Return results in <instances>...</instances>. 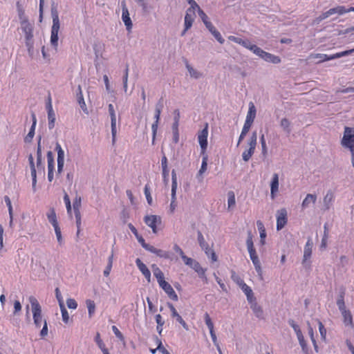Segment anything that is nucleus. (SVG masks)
Listing matches in <instances>:
<instances>
[{
    "instance_id": "052dcab7",
    "label": "nucleus",
    "mask_w": 354,
    "mask_h": 354,
    "mask_svg": "<svg viewBox=\"0 0 354 354\" xmlns=\"http://www.w3.org/2000/svg\"><path fill=\"white\" fill-rule=\"evenodd\" d=\"M187 2L190 5V7L187 10V12H195L196 10H198L199 6L194 0H186Z\"/></svg>"
},
{
    "instance_id": "7c9ffc66",
    "label": "nucleus",
    "mask_w": 354,
    "mask_h": 354,
    "mask_svg": "<svg viewBox=\"0 0 354 354\" xmlns=\"http://www.w3.org/2000/svg\"><path fill=\"white\" fill-rule=\"evenodd\" d=\"M77 102H78L81 109H82V111L87 113H88L87 108H86V105L85 104L84 100L82 88L80 86H78V88H77Z\"/></svg>"
},
{
    "instance_id": "aec40b11",
    "label": "nucleus",
    "mask_w": 354,
    "mask_h": 354,
    "mask_svg": "<svg viewBox=\"0 0 354 354\" xmlns=\"http://www.w3.org/2000/svg\"><path fill=\"white\" fill-rule=\"evenodd\" d=\"M346 294V290L344 288H342L339 290L338 298L337 299V306H338V308L339 311L344 312L345 310H347L346 309L345 302H344V297Z\"/></svg>"
},
{
    "instance_id": "cd10ccee",
    "label": "nucleus",
    "mask_w": 354,
    "mask_h": 354,
    "mask_svg": "<svg viewBox=\"0 0 354 354\" xmlns=\"http://www.w3.org/2000/svg\"><path fill=\"white\" fill-rule=\"evenodd\" d=\"M195 17V12H189L186 11V14L185 16V30H188L192 26Z\"/></svg>"
},
{
    "instance_id": "a211bd4d",
    "label": "nucleus",
    "mask_w": 354,
    "mask_h": 354,
    "mask_svg": "<svg viewBox=\"0 0 354 354\" xmlns=\"http://www.w3.org/2000/svg\"><path fill=\"white\" fill-rule=\"evenodd\" d=\"M136 266H138L140 271L142 272V274L145 276V277L147 279L148 282H150L151 279V272L148 268L146 266V265L140 259H136Z\"/></svg>"
},
{
    "instance_id": "20e7f679",
    "label": "nucleus",
    "mask_w": 354,
    "mask_h": 354,
    "mask_svg": "<svg viewBox=\"0 0 354 354\" xmlns=\"http://www.w3.org/2000/svg\"><path fill=\"white\" fill-rule=\"evenodd\" d=\"M351 11L354 12V7L352 6H338L335 8H330L326 12H324L322 13L319 16L321 17L322 19L324 20L328 17L337 14L339 15H344L347 12H350Z\"/></svg>"
},
{
    "instance_id": "2f4dec72",
    "label": "nucleus",
    "mask_w": 354,
    "mask_h": 354,
    "mask_svg": "<svg viewBox=\"0 0 354 354\" xmlns=\"http://www.w3.org/2000/svg\"><path fill=\"white\" fill-rule=\"evenodd\" d=\"M148 251L151 253L156 254L158 257L164 258L165 259H167L169 258V254L168 252L160 250V249H157L155 247H153V245H151V247Z\"/></svg>"
},
{
    "instance_id": "3c124183",
    "label": "nucleus",
    "mask_w": 354,
    "mask_h": 354,
    "mask_svg": "<svg viewBox=\"0 0 354 354\" xmlns=\"http://www.w3.org/2000/svg\"><path fill=\"white\" fill-rule=\"evenodd\" d=\"M297 337L299 343L301 347L302 351L306 353L308 351V346H307V343L304 339V337L303 334L301 333V334L297 335Z\"/></svg>"
},
{
    "instance_id": "e433bc0d",
    "label": "nucleus",
    "mask_w": 354,
    "mask_h": 354,
    "mask_svg": "<svg viewBox=\"0 0 354 354\" xmlns=\"http://www.w3.org/2000/svg\"><path fill=\"white\" fill-rule=\"evenodd\" d=\"M257 144V131H254L248 142V145L249 146V149H251L252 150L255 151V149Z\"/></svg>"
},
{
    "instance_id": "2eb2a0df",
    "label": "nucleus",
    "mask_w": 354,
    "mask_h": 354,
    "mask_svg": "<svg viewBox=\"0 0 354 354\" xmlns=\"http://www.w3.org/2000/svg\"><path fill=\"white\" fill-rule=\"evenodd\" d=\"M159 286L163 289V290L171 299L174 301H178V297L177 294L168 282L165 281V282H162Z\"/></svg>"
},
{
    "instance_id": "864d4df0",
    "label": "nucleus",
    "mask_w": 354,
    "mask_h": 354,
    "mask_svg": "<svg viewBox=\"0 0 354 354\" xmlns=\"http://www.w3.org/2000/svg\"><path fill=\"white\" fill-rule=\"evenodd\" d=\"M31 176H32V187L34 192L36 191L37 184V170L36 167L30 168Z\"/></svg>"
},
{
    "instance_id": "473e14b6",
    "label": "nucleus",
    "mask_w": 354,
    "mask_h": 354,
    "mask_svg": "<svg viewBox=\"0 0 354 354\" xmlns=\"http://www.w3.org/2000/svg\"><path fill=\"white\" fill-rule=\"evenodd\" d=\"M152 269H153V275L157 279V281H158L159 285L162 282H165V277H164V274L161 271V270L158 267H157L156 265H155V264H153L152 266Z\"/></svg>"
},
{
    "instance_id": "de8ad7c7",
    "label": "nucleus",
    "mask_w": 354,
    "mask_h": 354,
    "mask_svg": "<svg viewBox=\"0 0 354 354\" xmlns=\"http://www.w3.org/2000/svg\"><path fill=\"white\" fill-rule=\"evenodd\" d=\"M55 150L57 152V161L64 162V151L58 142L56 143Z\"/></svg>"
},
{
    "instance_id": "37998d69",
    "label": "nucleus",
    "mask_w": 354,
    "mask_h": 354,
    "mask_svg": "<svg viewBox=\"0 0 354 354\" xmlns=\"http://www.w3.org/2000/svg\"><path fill=\"white\" fill-rule=\"evenodd\" d=\"M4 201L8 208V212H9V216H10V225H12V219H13L12 206L10 198H9L8 196H4Z\"/></svg>"
},
{
    "instance_id": "4d7b16f0",
    "label": "nucleus",
    "mask_w": 354,
    "mask_h": 354,
    "mask_svg": "<svg viewBox=\"0 0 354 354\" xmlns=\"http://www.w3.org/2000/svg\"><path fill=\"white\" fill-rule=\"evenodd\" d=\"M59 307H60V310H61V313H62V320L65 324H67L69 321V315H68V311H67L66 308H65L64 305H61V306H59Z\"/></svg>"
},
{
    "instance_id": "9d476101",
    "label": "nucleus",
    "mask_w": 354,
    "mask_h": 354,
    "mask_svg": "<svg viewBox=\"0 0 354 354\" xmlns=\"http://www.w3.org/2000/svg\"><path fill=\"white\" fill-rule=\"evenodd\" d=\"M46 110L48 113V129H52L55 127V113L53 111L52 102H51V97L50 95H48V101L46 102Z\"/></svg>"
},
{
    "instance_id": "8fccbe9b",
    "label": "nucleus",
    "mask_w": 354,
    "mask_h": 354,
    "mask_svg": "<svg viewBox=\"0 0 354 354\" xmlns=\"http://www.w3.org/2000/svg\"><path fill=\"white\" fill-rule=\"evenodd\" d=\"M315 58H319V60L318 63H322L323 62L329 61L333 59V55H326V54H316L315 55Z\"/></svg>"
},
{
    "instance_id": "58836bf2",
    "label": "nucleus",
    "mask_w": 354,
    "mask_h": 354,
    "mask_svg": "<svg viewBox=\"0 0 354 354\" xmlns=\"http://www.w3.org/2000/svg\"><path fill=\"white\" fill-rule=\"evenodd\" d=\"M324 234H323V236L322 239V242H321V244L319 246L320 250H326V248L327 247V241H328V230L326 227V225H324Z\"/></svg>"
},
{
    "instance_id": "423d86ee",
    "label": "nucleus",
    "mask_w": 354,
    "mask_h": 354,
    "mask_svg": "<svg viewBox=\"0 0 354 354\" xmlns=\"http://www.w3.org/2000/svg\"><path fill=\"white\" fill-rule=\"evenodd\" d=\"M145 223L151 228L154 234L158 232L157 225L161 224L162 218L158 215H147L144 217Z\"/></svg>"
},
{
    "instance_id": "0eeeda50",
    "label": "nucleus",
    "mask_w": 354,
    "mask_h": 354,
    "mask_svg": "<svg viewBox=\"0 0 354 354\" xmlns=\"http://www.w3.org/2000/svg\"><path fill=\"white\" fill-rule=\"evenodd\" d=\"M208 124H205L203 129L198 134V140L201 148L202 153H204L207 147Z\"/></svg>"
},
{
    "instance_id": "09e8293b",
    "label": "nucleus",
    "mask_w": 354,
    "mask_h": 354,
    "mask_svg": "<svg viewBox=\"0 0 354 354\" xmlns=\"http://www.w3.org/2000/svg\"><path fill=\"white\" fill-rule=\"evenodd\" d=\"M177 176L176 172L175 169L171 171V192L174 194V192H176L177 189Z\"/></svg>"
},
{
    "instance_id": "6e6552de",
    "label": "nucleus",
    "mask_w": 354,
    "mask_h": 354,
    "mask_svg": "<svg viewBox=\"0 0 354 354\" xmlns=\"http://www.w3.org/2000/svg\"><path fill=\"white\" fill-rule=\"evenodd\" d=\"M109 113L111 118V135L112 142L114 143L116 138V115L114 109V106L112 104H109L108 106Z\"/></svg>"
},
{
    "instance_id": "f704fd0d",
    "label": "nucleus",
    "mask_w": 354,
    "mask_h": 354,
    "mask_svg": "<svg viewBox=\"0 0 354 354\" xmlns=\"http://www.w3.org/2000/svg\"><path fill=\"white\" fill-rule=\"evenodd\" d=\"M16 6H17L19 19L20 20V24L24 22L25 21H28V19L26 16L25 11L19 1L17 2Z\"/></svg>"
},
{
    "instance_id": "bb28decb",
    "label": "nucleus",
    "mask_w": 354,
    "mask_h": 354,
    "mask_svg": "<svg viewBox=\"0 0 354 354\" xmlns=\"http://www.w3.org/2000/svg\"><path fill=\"white\" fill-rule=\"evenodd\" d=\"M198 235V241L201 248L205 251L207 255H209V252L210 251V248H209V244L205 241L203 235L202 234L201 231L197 232Z\"/></svg>"
},
{
    "instance_id": "ea45409f",
    "label": "nucleus",
    "mask_w": 354,
    "mask_h": 354,
    "mask_svg": "<svg viewBox=\"0 0 354 354\" xmlns=\"http://www.w3.org/2000/svg\"><path fill=\"white\" fill-rule=\"evenodd\" d=\"M48 162V170H55L54 154L51 151H48L46 154Z\"/></svg>"
},
{
    "instance_id": "338daca9",
    "label": "nucleus",
    "mask_w": 354,
    "mask_h": 354,
    "mask_svg": "<svg viewBox=\"0 0 354 354\" xmlns=\"http://www.w3.org/2000/svg\"><path fill=\"white\" fill-rule=\"evenodd\" d=\"M211 33L221 44H224L225 39L223 38L221 33L216 30V28L213 30Z\"/></svg>"
},
{
    "instance_id": "774afa93",
    "label": "nucleus",
    "mask_w": 354,
    "mask_h": 354,
    "mask_svg": "<svg viewBox=\"0 0 354 354\" xmlns=\"http://www.w3.org/2000/svg\"><path fill=\"white\" fill-rule=\"evenodd\" d=\"M181 259L183 260L184 263L187 265V266H189V267H192L193 265L195 263V262L196 261V260L190 258V257H187L185 254L183 255Z\"/></svg>"
},
{
    "instance_id": "79ce46f5",
    "label": "nucleus",
    "mask_w": 354,
    "mask_h": 354,
    "mask_svg": "<svg viewBox=\"0 0 354 354\" xmlns=\"http://www.w3.org/2000/svg\"><path fill=\"white\" fill-rule=\"evenodd\" d=\"M251 127L252 126L244 123L243 129H242V131H241V134L239 136V140H238L237 147L240 145V143L245 138V136L247 135V133L250 131Z\"/></svg>"
},
{
    "instance_id": "9b49d317",
    "label": "nucleus",
    "mask_w": 354,
    "mask_h": 354,
    "mask_svg": "<svg viewBox=\"0 0 354 354\" xmlns=\"http://www.w3.org/2000/svg\"><path fill=\"white\" fill-rule=\"evenodd\" d=\"M246 245L250 254V257L254 265L260 263V261L254 248L253 241L251 235H249L246 240Z\"/></svg>"
},
{
    "instance_id": "69168bd1",
    "label": "nucleus",
    "mask_w": 354,
    "mask_h": 354,
    "mask_svg": "<svg viewBox=\"0 0 354 354\" xmlns=\"http://www.w3.org/2000/svg\"><path fill=\"white\" fill-rule=\"evenodd\" d=\"M158 124H159L158 121H154L153 123L151 125L152 145H154V143H155V139H156V133H157Z\"/></svg>"
},
{
    "instance_id": "a18cd8bd",
    "label": "nucleus",
    "mask_w": 354,
    "mask_h": 354,
    "mask_svg": "<svg viewBox=\"0 0 354 354\" xmlns=\"http://www.w3.org/2000/svg\"><path fill=\"white\" fill-rule=\"evenodd\" d=\"M86 304L88 308V316L91 317L95 311V304L93 300L87 299Z\"/></svg>"
},
{
    "instance_id": "603ef678",
    "label": "nucleus",
    "mask_w": 354,
    "mask_h": 354,
    "mask_svg": "<svg viewBox=\"0 0 354 354\" xmlns=\"http://www.w3.org/2000/svg\"><path fill=\"white\" fill-rule=\"evenodd\" d=\"M353 52H354V48L351 49V50H346L339 52V53H337L333 55V59L350 55Z\"/></svg>"
},
{
    "instance_id": "4be33fe9",
    "label": "nucleus",
    "mask_w": 354,
    "mask_h": 354,
    "mask_svg": "<svg viewBox=\"0 0 354 354\" xmlns=\"http://www.w3.org/2000/svg\"><path fill=\"white\" fill-rule=\"evenodd\" d=\"M261 58L269 63L279 64L281 62V58L279 56L274 55L264 50L262 53V55L261 56Z\"/></svg>"
},
{
    "instance_id": "e2e57ef3",
    "label": "nucleus",
    "mask_w": 354,
    "mask_h": 354,
    "mask_svg": "<svg viewBox=\"0 0 354 354\" xmlns=\"http://www.w3.org/2000/svg\"><path fill=\"white\" fill-rule=\"evenodd\" d=\"M204 321L205 322V324L208 327L209 330L214 329V324L212 321V319L209 317V315L207 312L204 315Z\"/></svg>"
},
{
    "instance_id": "0e129e2a",
    "label": "nucleus",
    "mask_w": 354,
    "mask_h": 354,
    "mask_svg": "<svg viewBox=\"0 0 354 354\" xmlns=\"http://www.w3.org/2000/svg\"><path fill=\"white\" fill-rule=\"evenodd\" d=\"M64 201L66 204V207L68 214H71V203L70 198H69L68 194L65 192H64Z\"/></svg>"
},
{
    "instance_id": "1a4fd4ad",
    "label": "nucleus",
    "mask_w": 354,
    "mask_h": 354,
    "mask_svg": "<svg viewBox=\"0 0 354 354\" xmlns=\"http://www.w3.org/2000/svg\"><path fill=\"white\" fill-rule=\"evenodd\" d=\"M121 7H122V19L126 26V28L128 31H130L132 28L133 24L131 19L129 16V10L127 7L126 2L124 0L121 1Z\"/></svg>"
},
{
    "instance_id": "b1692460",
    "label": "nucleus",
    "mask_w": 354,
    "mask_h": 354,
    "mask_svg": "<svg viewBox=\"0 0 354 354\" xmlns=\"http://www.w3.org/2000/svg\"><path fill=\"white\" fill-rule=\"evenodd\" d=\"M279 189V175L274 173L272 175V180L270 183V194L272 198L274 197V194L278 192Z\"/></svg>"
},
{
    "instance_id": "5fc2aeb1",
    "label": "nucleus",
    "mask_w": 354,
    "mask_h": 354,
    "mask_svg": "<svg viewBox=\"0 0 354 354\" xmlns=\"http://www.w3.org/2000/svg\"><path fill=\"white\" fill-rule=\"evenodd\" d=\"M254 153V151L251 149H245L242 153V158L245 162H248Z\"/></svg>"
},
{
    "instance_id": "393cba45",
    "label": "nucleus",
    "mask_w": 354,
    "mask_h": 354,
    "mask_svg": "<svg viewBox=\"0 0 354 354\" xmlns=\"http://www.w3.org/2000/svg\"><path fill=\"white\" fill-rule=\"evenodd\" d=\"M317 201V195L308 194L301 203L302 209L308 208L310 204H315Z\"/></svg>"
},
{
    "instance_id": "412c9836",
    "label": "nucleus",
    "mask_w": 354,
    "mask_h": 354,
    "mask_svg": "<svg viewBox=\"0 0 354 354\" xmlns=\"http://www.w3.org/2000/svg\"><path fill=\"white\" fill-rule=\"evenodd\" d=\"M346 294V290L344 288H342L339 290L338 298L337 299V306H338V308L339 311L344 312L345 310H347L346 309L345 302H344V297Z\"/></svg>"
},
{
    "instance_id": "680f3d73",
    "label": "nucleus",
    "mask_w": 354,
    "mask_h": 354,
    "mask_svg": "<svg viewBox=\"0 0 354 354\" xmlns=\"http://www.w3.org/2000/svg\"><path fill=\"white\" fill-rule=\"evenodd\" d=\"M54 227V230H55V234H56V237H57V241L59 243V244L61 245L63 244L64 243V241H63V239H62V232H61V229L58 225H56Z\"/></svg>"
},
{
    "instance_id": "4c0bfd02",
    "label": "nucleus",
    "mask_w": 354,
    "mask_h": 354,
    "mask_svg": "<svg viewBox=\"0 0 354 354\" xmlns=\"http://www.w3.org/2000/svg\"><path fill=\"white\" fill-rule=\"evenodd\" d=\"M344 317V323L346 326H353V317L350 310H345L341 313Z\"/></svg>"
},
{
    "instance_id": "dca6fc26",
    "label": "nucleus",
    "mask_w": 354,
    "mask_h": 354,
    "mask_svg": "<svg viewBox=\"0 0 354 354\" xmlns=\"http://www.w3.org/2000/svg\"><path fill=\"white\" fill-rule=\"evenodd\" d=\"M257 109L253 102L249 103V109L246 115L245 123L250 126L252 125L256 118Z\"/></svg>"
},
{
    "instance_id": "a878e982",
    "label": "nucleus",
    "mask_w": 354,
    "mask_h": 354,
    "mask_svg": "<svg viewBox=\"0 0 354 354\" xmlns=\"http://www.w3.org/2000/svg\"><path fill=\"white\" fill-rule=\"evenodd\" d=\"M50 13L53 19V25H60L57 5L54 1L51 3Z\"/></svg>"
},
{
    "instance_id": "39448f33",
    "label": "nucleus",
    "mask_w": 354,
    "mask_h": 354,
    "mask_svg": "<svg viewBox=\"0 0 354 354\" xmlns=\"http://www.w3.org/2000/svg\"><path fill=\"white\" fill-rule=\"evenodd\" d=\"M313 247V242L310 237L308 238L307 242L304 246L302 265L305 268H310L311 266V255Z\"/></svg>"
},
{
    "instance_id": "ddd939ff",
    "label": "nucleus",
    "mask_w": 354,
    "mask_h": 354,
    "mask_svg": "<svg viewBox=\"0 0 354 354\" xmlns=\"http://www.w3.org/2000/svg\"><path fill=\"white\" fill-rule=\"evenodd\" d=\"M167 306H168V308H169V310L171 311V317L172 318H176V321L179 324H180L182 325V326L186 330H189V326H188L187 324L183 320L182 317L178 314V313L177 312V310L175 308V307L174 306V305L171 303H170V302H167Z\"/></svg>"
},
{
    "instance_id": "f03ea898",
    "label": "nucleus",
    "mask_w": 354,
    "mask_h": 354,
    "mask_svg": "<svg viewBox=\"0 0 354 354\" xmlns=\"http://www.w3.org/2000/svg\"><path fill=\"white\" fill-rule=\"evenodd\" d=\"M29 301L31 304L34 324L37 328H39L43 322L41 307L37 299L33 296L29 297Z\"/></svg>"
},
{
    "instance_id": "13d9d810",
    "label": "nucleus",
    "mask_w": 354,
    "mask_h": 354,
    "mask_svg": "<svg viewBox=\"0 0 354 354\" xmlns=\"http://www.w3.org/2000/svg\"><path fill=\"white\" fill-rule=\"evenodd\" d=\"M145 195L146 196L147 201L149 205H152V197L151 196L150 187L148 184L145 186L144 189Z\"/></svg>"
},
{
    "instance_id": "f8f14e48",
    "label": "nucleus",
    "mask_w": 354,
    "mask_h": 354,
    "mask_svg": "<svg viewBox=\"0 0 354 354\" xmlns=\"http://www.w3.org/2000/svg\"><path fill=\"white\" fill-rule=\"evenodd\" d=\"M288 221L287 219V211L286 209H281L277 212V230H281L286 225Z\"/></svg>"
},
{
    "instance_id": "4468645a",
    "label": "nucleus",
    "mask_w": 354,
    "mask_h": 354,
    "mask_svg": "<svg viewBox=\"0 0 354 354\" xmlns=\"http://www.w3.org/2000/svg\"><path fill=\"white\" fill-rule=\"evenodd\" d=\"M60 28V25H52L50 30V44L55 50H57L58 46V33Z\"/></svg>"
},
{
    "instance_id": "a19ab883",
    "label": "nucleus",
    "mask_w": 354,
    "mask_h": 354,
    "mask_svg": "<svg viewBox=\"0 0 354 354\" xmlns=\"http://www.w3.org/2000/svg\"><path fill=\"white\" fill-rule=\"evenodd\" d=\"M333 201V194L331 192H328L324 198V205L326 209H329L330 203Z\"/></svg>"
},
{
    "instance_id": "5701e85b",
    "label": "nucleus",
    "mask_w": 354,
    "mask_h": 354,
    "mask_svg": "<svg viewBox=\"0 0 354 354\" xmlns=\"http://www.w3.org/2000/svg\"><path fill=\"white\" fill-rule=\"evenodd\" d=\"M192 268L198 273V277L202 279L205 283H207V278L205 274L206 269L202 268L197 261L193 265Z\"/></svg>"
},
{
    "instance_id": "6ab92c4d",
    "label": "nucleus",
    "mask_w": 354,
    "mask_h": 354,
    "mask_svg": "<svg viewBox=\"0 0 354 354\" xmlns=\"http://www.w3.org/2000/svg\"><path fill=\"white\" fill-rule=\"evenodd\" d=\"M245 44H243V47L251 50L253 53L261 57L262 55V53L263 52V50L261 48L258 47L257 45L253 44L250 42V41L248 39H245Z\"/></svg>"
},
{
    "instance_id": "c03bdc74",
    "label": "nucleus",
    "mask_w": 354,
    "mask_h": 354,
    "mask_svg": "<svg viewBox=\"0 0 354 354\" xmlns=\"http://www.w3.org/2000/svg\"><path fill=\"white\" fill-rule=\"evenodd\" d=\"M260 142L261 145V154L264 158H266L268 155V147L266 145V141L263 133H262L260 136Z\"/></svg>"
},
{
    "instance_id": "bf43d9fd",
    "label": "nucleus",
    "mask_w": 354,
    "mask_h": 354,
    "mask_svg": "<svg viewBox=\"0 0 354 354\" xmlns=\"http://www.w3.org/2000/svg\"><path fill=\"white\" fill-rule=\"evenodd\" d=\"M240 288L245 295H248V294H250L252 292H253L252 288L248 286L243 280H240Z\"/></svg>"
},
{
    "instance_id": "f3484780",
    "label": "nucleus",
    "mask_w": 354,
    "mask_h": 354,
    "mask_svg": "<svg viewBox=\"0 0 354 354\" xmlns=\"http://www.w3.org/2000/svg\"><path fill=\"white\" fill-rule=\"evenodd\" d=\"M31 118H32V125L30 128L28 133L24 138V142L26 143L31 142L32 140V138L35 136V127H36V124H37V118H36V115H35V113H33V112L32 113Z\"/></svg>"
},
{
    "instance_id": "72a5a7b5",
    "label": "nucleus",
    "mask_w": 354,
    "mask_h": 354,
    "mask_svg": "<svg viewBox=\"0 0 354 354\" xmlns=\"http://www.w3.org/2000/svg\"><path fill=\"white\" fill-rule=\"evenodd\" d=\"M254 315L259 319H263V310L261 306L257 303H254L250 306Z\"/></svg>"
},
{
    "instance_id": "7ed1b4c3",
    "label": "nucleus",
    "mask_w": 354,
    "mask_h": 354,
    "mask_svg": "<svg viewBox=\"0 0 354 354\" xmlns=\"http://www.w3.org/2000/svg\"><path fill=\"white\" fill-rule=\"evenodd\" d=\"M21 28L25 35V43L28 51L33 49V26L28 21L21 24Z\"/></svg>"
},
{
    "instance_id": "49530a36",
    "label": "nucleus",
    "mask_w": 354,
    "mask_h": 354,
    "mask_svg": "<svg viewBox=\"0 0 354 354\" xmlns=\"http://www.w3.org/2000/svg\"><path fill=\"white\" fill-rule=\"evenodd\" d=\"M227 197H228V198H227L228 209H231L236 204L235 195H234V192H232V191L228 192Z\"/></svg>"
},
{
    "instance_id": "c85d7f7f",
    "label": "nucleus",
    "mask_w": 354,
    "mask_h": 354,
    "mask_svg": "<svg viewBox=\"0 0 354 354\" xmlns=\"http://www.w3.org/2000/svg\"><path fill=\"white\" fill-rule=\"evenodd\" d=\"M185 66L187 69L190 76L196 80L199 79L203 77V73L196 69H194L188 62L187 60H185Z\"/></svg>"
},
{
    "instance_id": "6e6d98bb",
    "label": "nucleus",
    "mask_w": 354,
    "mask_h": 354,
    "mask_svg": "<svg viewBox=\"0 0 354 354\" xmlns=\"http://www.w3.org/2000/svg\"><path fill=\"white\" fill-rule=\"evenodd\" d=\"M288 323L293 328L297 336L302 333L299 325H297L293 319H288Z\"/></svg>"
},
{
    "instance_id": "c756f323",
    "label": "nucleus",
    "mask_w": 354,
    "mask_h": 354,
    "mask_svg": "<svg viewBox=\"0 0 354 354\" xmlns=\"http://www.w3.org/2000/svg\"><path fill=\"white\" fill-rule=\"evenodd\" d=\"M46 216L49 223H50L53 227L59 225L55 210L53 207L49 209L48 212L46 213Z\"/></svg>"
},
{
    "instance_id": "f257e3e1",
    "label": "nucleus",
    "mask_w": 354,
    "mask_h": 354,
    "mask_svg": "<svg viewBox=\"0 0 354 354\" xmlns=\"http://www.w3.org/2000/svg\"><path fill=\"white\" fill-rule=\"evenodd\" d=\"M341 145L351 152V161L354 168V128L345 127Z\"/></svg>"
},
{
    "instance_id": "c9c22d12",
    "label": "nucleus",
    "mask_w": 354,
    "mask_h": 354,
    "mask_svg": "<svg viewBox=\"0 0 354 354\" xmlns=\"http://www.w3.org/2000/svg\"><path fill=\"white\" fill-rule=\"evenodd\" d=\"M291 122L286 118H282L280 121V127L282 128L283 131L287 133L290 134L291 133Z\"/></svg>"
}]
</instances>
